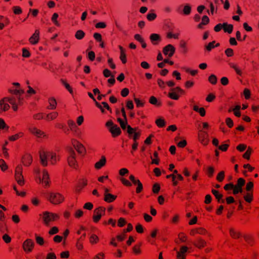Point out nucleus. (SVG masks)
<instances>
[{
	"label": "nucleus",
	"mask_w": 259,
	"mask_h": 259,
	"mask_svg": "<svg viewBox=\"0 0 259 259\" xmlns=\"http://www.w3.org/2000/svg\"><path fill=\"white\" fill-rule=\"evenodd\" d=\"M39 157L41 163L44 166H46L48 165V160L50 161L52 164H55L57 161L59 160V156H57L55 153L44 150L40 151Z\"/></svg>",
	"instance_id": "obj_1"
},
{
	"label": "nucleus",
	"mask_w": 259,
	"mask_h": 259,
	"mask_svg": "<svg viewBox=\"0 0 259 259\" xmlns=\"http://www.w3.org/2000/svg\"><path fill=\"white\" fill-rule=\"evenodd\" d=\"M76 153L71 147L68 148L67 162L69 166L74 169L78 167V164L76 159Z\"/></svg>",
	"instance_id": "obj_2"
},
{
	"label": "nucleus",
	"mask_w": 259,
	"mask_h": 259,
	"mask_svg": "<svg viewBox=\"0 0 259 259\" xmlns=\"http://www.w3.org/2000/svg\"><path fill=\"white\" fill-rule=\"evenodd\" d=\"M48 200L55 205L59 204L64 200V197L59 193H50L48 196Z\"/></svg>",
	"instance_id": "obj_3"
},
{
	"label": "nucleus",
	"mask_w": 259,
	"mask_h": 259,
	"mask_svg": "<svg viewBox=\"0 0 259 259\" xmlns=\"http://www.w3.org/2000/svg\"><path fill=\"white\" fill-rule=\"evenodd\" d=\"M59 219V215L55 213L49 211H45L43 213L42 219L45 225H49V224L53 221H55Z\"/></svg>",
	"instance_id": "obj_4"
},
{
	"label": "nucleus",
	"mask_w": 259,
	"mask_h": 259,
	"mask_svg": "<svg viewBox=\"0 0 259 259\" xmlns=\"http://www.w3.org/2000/svg\"><path fill=\"white\" fill-rule=\"evenodd\" d=\"M127 133L128 135V137L132 138L134 142H137V140L139 139L141 135L140 130H139L138 128H133L130 125H127Z\"/></svg>",
	"instance_id": "obj_5"
},
{
	"label": "nucleus",
	"mask_w": 259,
	"mask_h": 259,
	"mask_svg": "<svg viewBox=\"0 0 259 259\" xmlns=\"http://www.w3.org/2000/svg\"><path fill=\"white\" fill-rule=\"evenodd\" d=\"M23 168L21 165L17 166L15 169V178L18 184L20 186H23L25 184V181L22 175Z\"/></svg>",
	"instance_id": "obj_6"
},
{
	"label": "nucleus",
	"mask_w": 259,
	"mask_h": 259,
	"mask_svg": "<svg viewBox=\"0 0 259 259\" xmlns=\"http://www.w3.org/2000/svg\"><path fill=\"white\" fill-rule=\"evenodd\" d=\"M9 103L12 105V109L14 111L18 110V106H22L23 104V98L21 96H15L9 97Z\"/></svg>",
	"instance_id": "obj_7"
},
{
	"label": "nucleus",
	"mask_w": 259,
	"mask_h": 259,
	"mask_svg": "<svg viewBox=\"0 0 259 259\" xmlns=\"http://www.w3.org/2000/svg\"><path fill=\"white\" fill-rule=\"evenodd\" d=\"M106 208L104 206H99L94 209L93 215V221L97 223L101 220L102 216L105 215Z\"/></svg>",
	"instance_id": "obj_8"
},
{
	"label": "nucleus",
	"mask_w": 259,
	"mask_h": 259,
	"mask_svg": "<svg viewBox=\"0 0 259 259\" xmlns=\"http://www.w3.org/2000/svg\"><path fill=\"white\" fill-rule=\"evenodd\" d=\"M185 94L184 91L180 87H177L170 90V92L168 94V97L172 100H178L180 98V95Z\"/></svg>",
	"instance_id": "obj_9"
},
{
	"label": "nucleus",
	"mask_w": 259,
	"mask_h": 259,
	"mask_svg": "<svg viewBox=\"0 0 259 259\" xmlns=\"http://www.w3.org/2000/svg\"><path fill=\"white\" fill-rule=\"evenodd\" d=\"M71 143L77 152L81 154H84L86 150L84 146L75 139H71Z\"/></svg>",
	"instance_id": "obj_10"
},
{
	"label": "nucleus",
	"mask_w": 259,
	"mask_h": 259,
	"mask_svg": "<svg viewBox=\"0 0 259 259\" xmlns=\"http://www.w3.org/2000/svg\"><path fill=\"white\" fill-rule=\"evenodd\" d=\"M198 139L199 142L204 146L207 145L209 142L207 133L202 130L198 133Z\"/></svg>",
	"instance_id": "obj_11"
},
{
	"label": "nucleus",
	"mask_w": 259,
	"mask_h": 259,
	"mask_svg": "<svg viewBox=\"0 0 259 259\" xmlns=\"http://www.w3.org/2000/svg\"><path fill=\"white\" fill-rule=\"evenodd\" d=\"M129 179L131 180L132 184L135 186H137L136 192L137 194L142 192L143 190V186L139 179L136 178V177L133 175L130 176Z\"/></svg>",
	"instance_id": "obj_12"
},
{
	"label": "nucleus",
	"mask_w": 259,
	"mask_h": 259,
	"mask_svg": "<svg viewBox=\"0 0 259 259\" xmlns=\"http://www.w3.org/2000/svg\"><path fill=\"white\" fill-rule=\"evenodd\" d=\"M34 247V242L31 239H27L22 244V248L24 251L26 253L31 252Z\"/></svg>",
	"instance_id": "obj_13"
},
{
	"label": "nucleus",
	"mask_w": 259,
	"mask_h": 259,
	"mask_svg": "<svg viewBox=\"0 0 259 259\" xmlns=\"http://www.w3.org/2000/svg\"><path fill=\"white\" fill-rule=\"evenodd\" d=\"M28 130L30 133L37 138L46 137V135L45 132L37 128L36 126L31 125L28 127Z\"/></svg>",
	"instance_id": "obj_14"
},
{
	"label": "nucleus",
	"mask_w": 259,
	"mask_h": 259,
	"mask_svg": "<svg viewBox=\"0 0 259 259\" xmlns=\"http://www.w3.org/2000/svg\"><path fill=\"white\" fill-rule=\"evenodd\" d=\"M8 103H9V97H5L0 100V113L8 111L10 106Z\"/></svg>",
	"instance_id": "obj_15"
},
{
	"label": "nucleus",
	"mask_w": 259,
	"mask_h": 259,
	"mask_svg": "<svg viewBox=\"0 0 259 259\" xmlns=\"http://www.w3.org/2000/svg\"><path fill=\"white\" fill-rule=\"evenodd\" d=\"M175 51V48L172 45L169 44L163 48V53L165 56L171 57L174 55Z\"/></svg>",
	"instance_id": "obj_16"
},
{
	"label": "nucleus",
	"mask_w": 259,
	"mask_h": 259,
	"mask_svg": "<svg viewBox=\"0 0 259 259\" xmlns=\"http://www.w3.org/2000/svg\"><path fill=\"white\" fill-rule=\"evenodd\" d=\"M121 112L122 113V115L123 117L124 120L119 118H118L117 121L119 122L121 128L124 130L126 128H127V126L126 115V113H125V109H124V107H122L121 108Z\"/></svg>",
	"instance_id": "obj_17"
},
{
	"label": "nucleus",
	"mask_w": 259,
	"mask_h": 259,
	"mask_svg": "<svg viewBox=\"0 0 259 259\" xmlns=\"http://www.w3.org/2000/svg\"><path fill=\"white\" fill-rule=\"evenodd\" d=\"M39 182H41L43 186L45 188L50 186V177L48 172L46 170H44L42 179H39Z\"/></svg>",
	"instance_id": "obj_18"
},
{
	"label": "nucleus",
	"mask_w": 259,
	"mask_h": 259,
	"mask_svg": "<svg viewBox=\"0 0 259 259\" xmlns=\"http://www.w3.org/2000/svg\"><path fill=\"white\" fill-rule=\"evenodd\" d=\"M188 248L186 246H182L177 252V259H186Z\"/></svg>",
	"instance_id": "obj_19"
},
{
	"label": "nucleus",
	"mask_w": 259,
	"mask_h": 259,
	"mask_svg": "<svg viewBox=\"0 0 259 259\" xmlns=\"http://www.w3.org/2000/svg\"><path fill=\"white\" fill-rule=\"evenodd\" d=\"M109 131L111 133L113 138L117 137L121 134L120 128L117 125H114V126L109 128Z\"/></svg>",
	"instance_id": "obj_20"
},
{
	"label": "nucleus",
	"mask_w": 259,
	"mask_h": 259,
	"mask_svg": "<svg viewBox=\"0 0 259 259\" xmlns=\"http://www.w3.org/2000/svg\"><path fill=\"white\" fill-rule=\"evenodd\" d=\"M39 40V31L38 29L35 30L34 33L29 38V41L32 45H36L37 44Z\"/></svg>",
	"instance_id": "obj_21"
},
{
	"label": "nucleus",
	"mask_w": 259,
	"mask_h": 259,
	"mask_svg": "<svg viewBox=\"0 0 259 259\" xmlns=\"http://www.w3.org/2000/svg\"><path fill=\"white\" fill-rule=\"evenodd\" d=\"M179 46L181 49L180 52L182 54L184 55L187 54L189 50L187 47V43L185 40L183 39L181 40L180 41Z\"/></svg>",
	"instance_id": "obj_22"
},
{
	"label": "nucleus",
	"mask_w": 259,
	"mask_h": 259,
	"mask_svg": "<svg viewBox=\"0 0 259 259\" xmlns=\"http://www.w3.org/2000/svg\"><path fill=\"white\" fill-rule=\"evenodd\" d=\"M22 161L25 166H28L32 162V157L30 154H26L23 156Z\"/></svg>",
	"instance_id": "obj_23"
},
{
	"label": "nucleus",
	"mask_w": 259,
	"mask_h": 259,
	"mask_svg": "<svg viewBox=\"0 0 259 259\" xmlns=\"http://www.w3.org/2000/svg\"><path fill=\"white\" fill-rule=\"evenodd\" d=\"M194 245L198 248H202L205 247L206 245V242L202 239L201 238H197L195 242H194Z\"/></svg>",
	"instance_id": "obj_24"
},
{
	"label": "nucleus",
	"mask_w": 259,
	"mask_h": 259,
	"mask_svg": "<svg viewBox=\"0 0 259 259\" xmlns=\"http://www.w3.org/2000/svg\"><path fill=\"white\" fill-rule=\"evenodd\" d=\"M106 157L104 156H102L100 160L95 164V167L97 169H100L106 164Z\"/></svg>",
	"instance_id": "obj_25"
},
{
	"label": "nucleus",
	"mask_w": 259,
	"mask_h": 259,
	"mask_svg": "<svg viewBox=\"0 0 259 259\" xmlns=\"http://www.w3.org/2000/svg\"><path fill=\"white\" fill-rule=\"evenodd\" d=\"M211 193L215 196L218 202H221L223 203L225 202V200L222 199L223 195L220 193L218 190L212 189Z\"/></svg>",
	"instance_id": "obj_26"
},
{
	"label": "nucleus",
	"mask_w": 259,
	"mask_h": 259,
	"mask_svg": "<svg viewBox=\"0 0 259 259\" xmlns=\"http://www.w3.org/2000/svg\"><path fill=\"white\" fill-rule=\"evenodd\" d=\"M119 49L120 50V59L123 64H125L127 62V60L125 50L121 46H119Z\"/></svg>",
	"instance_id": "obj_27"
},
{
	"label": "nucleus",
	"mask_w": 259,
	"mask_h": 259,
	"mask_svg": "<svg viewBox=\"0 0 259 259\" xmlns=\"http://www.w3.org/2000/svg\"><path fill=\"white\" fill-rule=\"evenodd\" d=\"M117 198V196L110 193H106L104 195V200L108 203L113 202Z\"/></svg>",
	"instance_id": "obj_28"
},
{
	"label": "nucleus",
	"mask_w": 259,
	"mask_h": 259,
	"mask_svg": "<svg viewBox=\"0 0 259 259\" xmlns=\"http://www.w3.org/2000/svg\"><path fill=\"white\" fill-rule=\"evenodd\" d=\"M58 116V113L57 112L54 111L47 114L45 116V119L47 121H50L55 119Z\"/></svg>",
	"instance_id": "obj_29"
},
{
	"label": "nucleus",
	"mask_w": 259,
	"mask_h": 259,
	"mask_svg": "<svg viewBox=\"0 0 259 259\" xmlns=\"http://www.w3.org/2000/svg\"><path fill=\"white\" fill-rule=\"evenodd\" d=\"M229 233L231 237L233 239H238L241 237L240 233L234 228H230Z\"/></svg>",
	"instance_id": "obj_30"
},
{
	"label": "nucleus",
	"mask_w": 259,
	"mask_h": 259,
	"mask_svg": "<svg viewBox=\"0 0 259 259\" xmlns=\"http://www.w3.org/2000/svg\"><path fill=\"white\" fill-rule=\"evenodd\" d=\"M149 102L156 107H160L162 105V103L160 101L157 100V99L154 96H151L149 100Z\"/></svg>",
	"instance_id": "obj_31"
},
{
	"label": "nucleus",
	"mask_w": 259,
	"mask_h": 259,
	"mask_svg": "<svg viewBox=\"0 0 259 259\" xmlns=\"http://www.w3.org/2000/svg\"><path fill=\"white\" fill-rule=\"evenodd\" d=\"M88 184V180L86 179L83 178L79 180L77 186L76 187V190L80 191Z\"/></svg>",
	"instance_id": "obj_32"
},
{
	"label": "nucleus",
	"mask_w": 259,
	"mask_h": 259,
	"mask_svg": "<svg viewBox=\"0 0 259 259\" xmlns=\"http://www.w3.org/2000/svg\"><path fill=\"white\" fill-rule=\"evenodd\" d=\"M223 30L224 32H228L230 34L233 30V25L232 24H228L227 23H223Z\"/></svg>",
	"instance_id": "obj_33"
},
{
	"label": "nucleus",
	"mask_w": 259,
	"mask_h": 259,
	"mask_svg": "<svg viewBox=\"0 0 259 259\" xmlns=\"http://www.w3.org/2000/svg\"><path fill=\"white\" fill-rule=\"evenodd\" d=\"M49 105L48 106V109L53 110L56 108L57 102L54 98H50L49 99Z\"/></svg>",
	"instance_id": "obj_34"
},
{
	"label": "nucleus",
	"mask_w": 259,
	"mask_h": 259,
	"mask_svg": "<svg viewBox=\"0 0 259 259\" xmlns=\"http://www.w3.org/2000/svg\"><path fill=\"white\" fill-rule=\"evenodd\" d=\"M187 240V237L186 235L183 233H180L178 234V239L176 240V242L177 243H180L182 242H185Z\"/></svg>",
	"instance_id": "obj_35"
},
{
	"label": "nucleus",
	"mask_w": 259,
	"mask_h": 259,
	"mask_svg": "<svg viewBox=\"0 0 259 259\" xmlns=\"http://www.w3.org/2000/svg\"><path fill=\"white\" fill-rule=\"evenodd\" d=\"M229 65L231 68H233L235 70L237 75L239 76L242 75V71L237 64L231 63L229 64Z\"/></svg>",
	"instance_id": "obj_36"
},
{
	"label": "nucleus",
	"mask_w": 259,
	"mask_h": 259,
	"mask_svg": "<svg viewBox=\"0 0 259 259\" xmlns=\"http://www.w3.org/2000/svg\"><path fill=\"white\" fill-rule=\"evenodd\" d=\"M9 91L10 93L15 95V96H21L24 93V91L23 90L10 89Z\"/></svg>",
	"instance_id": "obj_37"
},
{
	"label": "nucleus",
	"mask_w": 259,
	"mask_h": 259,
	"mask_svg": "<svg viewBox=\"0 0 259 259\" xmlns=\"http://www.w3.org/2000/svg\"><path fill=\"white\" fill-rule=\"evenodd\" d=\"M23 136L24 133L23 132H19L16 134L10 136L9 137V140L11 141H15L19 138L23 137Z\"/></svg>",
	"instance_id": "obj_38"
},
{
	"label": "nucleus",
	"mask_w": 259,
	"mask_h": 259,
	"mask_svg": "<svg viewBox=\"0 0 259 259\" xmlns=\"http://www.w3.org/2000/svg\"><path fill=\"white\" fill-rule=\"evenodd\" d=\"M215 41L213 40L211 42H210L207 46H205V49L207 51H210L212 49L215 47H218L220 46V44L217 43L215 45Z\"/></svg>",
	"instance_id": "obj_39"
},
{
	"label": "nucleus",
	"mask_w": 259,
	"mask_h": 259,
	"mask_svg": "<svg viewBox=\"0 0 259 259\" xmlns=\"http://www.w3.org/2000/svg\"><path fill=\"white\" fill-rule=\"evenodd\" d=\"M58 17V14L56 13H55L52 15L51 20L55 25H56L57 27H60V24L57 20Z\"/></svg>",
	"instance_id": "obj_40"
},
{
	"label": "nucleus",
	"mask_w": 259,
	"mask_h": 259,
	"mask_svg": "<svg viewBox=\"0 0 259 259\" xmlns=\"http://www.w3.org/2000/svg\"><path fill=\"white\" fill-rule=\"evenodd\" d=\"M85 36V33L81 30H77L75 34V37L78 40L82 39Z\"/></svg>",
	"instance_id": "obj_41"
},
{
	"label": "nucleus",
	"mask_w": 259,
	"mask_h": 259,
	"mask_svg": "<svg viewBox=\"0 0 259 259\" xmlns=\"http://www.w3.org/2000/svg\"><path fill=\"white\" fill-rule=\"evenodd\" d=\"M155 123L157 126L160 128L163 127L165 126V120L163 118H160L156 120Z\"/></svg>",
	"instance_id": "obj_42"
},
{
	"label": "nucleus",
	"mask_w": 259,
	"mask_h": 259,
	"mask_svg": "<svg viewBox=\"0 0 259 259\" xmlns=\"http://www.w3.org/2000/svg\"><path fill=\"white\" fill-rule=\"evenodd\" d=\"M244 199L247 202L250 203L253 200V192H248L244 196Z\"/></svg>",
	"instance_id": "obj_43"
},
{
	"label": "nucleus",
	"mask_w": 259,
	"mask_h": 259,
	"mask_svg": "<svg viewBox=\"0 0 259 259\" xmlns=\"http://www.w3.org/2000/svg\"><path fill=\"white\" fill-rule=\"evenodd\" d=\"M45 114L43 113H37L33 114V119L35 120L45 119Z\"/></svg>",
	"instance_id": "obj_44"
},
{
	"label": "nucleus",
	"mask_w": 259,
	"mask_h": 259,
	"mask_svg": "<svg viewBox=\"0 0 259 259\" xmlns=\"http://www.w3.org/2000/svg\"><path fill=\"white\" fill-rule=\"evenodd\" d=\"M141 245V243H140L139 244L135 245L133 247V250L135 254H140L141 253V248H140Z\"/></svg>",
	"instance_id": "obj_45"
},
{
	"label": "nucleus",
	"mask_w": 259,
	"mask_h": 259,
	"mask_svg": "<svg viewBox=\"0 0 259 259\" xmlns=\"http://www.w3.org/2000/svg\"><path fill=\"white\" fill-rule=\"evenodd\" d=\"M35 241L37 244L42 246L44 244V239L42 237L37 236L36 234L35 235Z\"/></svg>",
	"instance_id": "obj_46"
},
{
	"label": "nucleus",
	"mask_w": 259,
	"mask_h": 259,
	"mask_svg": "<svg viewBox=\"0 0 259 259\" xmlns=\"http://www.w3.org/2000/svg\"><path fill=\"white\" fill-rule=\"evenodd\" d=\"M214 169L212 166H209L207 168L206 175L209 178H211L213 176Z\"/></svg>",
	"instance_id": "obj_47"
},
{
	"label": "nucleus",
	"mask_w": 259,
	"mask_h": 259,
	"mask_svg": "<svg viewBox=\"0 0 259 259\" xmlns=\"http://www.w3.org/2000/svg\"><path fill=\"white\" fill-rule=\"evenodd\" d=\"M252 152V149L250 147H248L246 151L243 154V157L244 159L249 160L250 156Z\"/></svg>",
	"instance_id": "obj_48"
},
{
	"label": "nucleus",
	"mask_w": 259,
	"mask_h": 259,
	"mask_svg": "<svg viewBox=\"0 0 259 259\" xmlns=\"http://www.w3.org/2000/svg\"><path fill=\"white\" fill-rule=\"evenodd\" d=\"M99 241L98 237L95 234H92L90 237V242L91 244H96Z\"/></svg>",
	"instance_id": "obj_49"
},
{
	"label": "nucleus",
	"mask_w": 259,
	"mask_h": 259,
	"mask_svg": "<svg viewBox=\"0 0 259 259\" xmlns=\"http://www.w3.org/2000/svg\"><path fill=\"white\" fill-rule=\"evenodd\" d=\"M225 178V172L224 171H221L218 174L216 180L219 182H222Z\"/></svg>",
	"instance_id": "obj_50"
},
{
	"label": "nucleus",
	"mask_w": 259,
	"mask_h": 259,
	"mask_svg": "<svg viewBox=\"0 0 259 259\" xmlns=\"http://www.w3.org/2000/svg\"><path fill=\"white\" fill-rule=\"evenodd\" d=\"M150 39L152 42L159 41L160 39L159 35L156 33L151 34L150 36Z\"/></svg>",
	"instance_id": "obj_51"
},
{
	"label": "nucleus",
	"mask_w": 259,
	"mask_h": 259,
	"mask_svg": "<svg viewBox=\"0 0 259 259\" xmlns=\"http://www.w3.org/2000/svg\"><path fill=\"white\" fill-rule=\"evenodd\" d=\"M208 81L212 84H215L217 83V77L214 74H211L208 77Z\"/></svg>",
	"instance_id": "obj_52"
},
{
	"label": "nucleus",
	"mask_w": 259,
	"mask_h": 259,
	"mask_svg": "<svg viewBox=\"0 0 259 259\" xmlns=\"http://www.w3.org/2000/svg\"><path fill=\"white\" fill-rule=\"evenodd\" d=\"M0 167L3 171H6L8 169V165L3 159H0Z\"/></svg>",
	"instance_id": "obj_53"
},
{
	"label": "nucleus",
	"mask_w": 259,
	"mask_h": 259,
	"mask_svg": "<svg viewBox=\"0 0 259 259\" xmlns=\"http://www.w3.org/2000/svg\"><path fill=\"white\" fill-rule=\"evenodd\" d=\"M120 180L122 184L125 186L131 187L132 185V183L131 182L124 178H121Z\"/></svg>",
	"instance_id": "obj_54"
},
{
	"label": "nucleus",
	"mask_w": 259,
	"mask_h": 259,
	"mask_svg": "<svg viewBox=\"0 0 259 259\" xmlns=\"http://www.w3.org/2000/svg\"><path fill=\"white\" fill-rule=\"evenodd\" d=\"M67 124L70 129L71 131H74V129L76 127V125L73 120L69 119L67 121Z\"/></svg>",
	"instance_id": "obj_55"
},
{
	"label": "nucleus",
	"mask_w": 259,
	"mask_h": 259,
	"mask_svg": "<svg viewBox=\"0 0 259 259\" xmlns=\"http://www.w3.org/2000/svg\"><path fill=\"white\" fill-rule=\"evenodd\" d=\"M134 101L137 107H142L144 106V102L140 100L139 98H134Z\"/></svg>",
	"instance_id": "obj_56"
},
{
	"label": "nucleus",
	"mask_w": 259,
	"mask_h": 259,
	"mask_svg": "<svg viewBox=\"0 0 259 259\" xmlns=\"http://www.w3.org/2000/svg\"><path fill=\"white\" fill-rule=\"evenodd\" d=\"M191 7L189 5H186L183 9V13L184 15H188L191 13Z\"/></svg>",
	"instance_id": "obj_57"
},
{
	"label": "nucleus",
	"mask_w": 259,
	"mask_h": 259,
	"mask_svg": "<svg viewBox=\"0 0 259 259\" xmlns=\"http://www.w3.org/2000/svg\"><path fill=\"white\" fill-rule=\"evenodd\" d=\"M83 215V211L81 209L76 210L74 214V216L76 219H79Z\"/></svg>",
	"instance_id": "obj_58"
},
{
	"label": "nucleus",
	"mask_w": 259,
	"mask_h": 259,
	"mask_svg": "<svg viewBox=\"0 0 259 259\" xmlns=\"http://www.w3.org/2000/svg\"><path fill=\"white\" fill-rule=\"evenodd\" d=\"M156 17H157V15L154 13H149L147 15V19L150 21H153L154 20H155L156 19Z\"/></svg>",
	"instance_id": "obj_59"
},
{
	"label": "nucleus",
	"mask_w": 259,
	"mask_h": 259,
	"mask_svg": "<svg viewBox=\"0 0 259 259\" xmlns=\"http://www.w3.org/2000/svg\"><path fill=\"white\" fill-rule=\"evenodd\" d=\"M245 180L243 178H240L237 180V184L236 185L238 187L242 188V187L245 185Z\"/></svg>",
	"instance_id": "obj_60"
},
{
	"label": "nucleus",
	"mask_w": 259,
	"mask_h": 259,
	"mask_svg": "<svg viewBox=\"0 0 259 259\" xmlns=\"http://www.w3.org/2000/svg\"><path fill=\"white\" fill-rule=\"evenodd\" d=\"M253 183L252 182H249L246 184L245 189L248 192H252V189L253 188Z\"/></svg>",
	"instance_id": "obj_61"
},
{
	"label": "nucleus",
	"mask_w": 259,
	"mask_h": 259,
	"mask_svg": "<svg viewBox=\"0 0 259 259\" xmlns=\"http://www.w3.org/2000/svg\"><path fill=\"white\" fill-rule=\"evenodd\" d=\"M160 189L159 184L156 183L154 184L152 187V192L155 194H157Z\"/></svg>",
	"instance_id": "obj_62"
},
{
	"label": "nucleus",
	"mask_w": 259,
	"mask_h": 259,
	"mask_svg": "<svg viewBox=\"0 0 259 259\" xmlns=\"http://www.w3.org/2000/svg\"><path fill=\"white\" fill-rule=\"evenodd\" d=\"M225 54L228 57H232L234 55L233 50L231 48H228L225 51Z\"/></svg>",
	"instance_id": "obj_63"
},
{
	"label": "nucleus",
	"mask_w": 259,
	"mask_h": 259,
	"mask_svg": "<svg viewBox=\"0 0 259 259\" xmlns=\"http://www.w3.org/2000/svg\"><path fill=\"white\" fill-rule=\"evenodd\" d=\"M13 12L16 15H19L22 13L21 8L19 6H14L13 7Z\"/></svg>",
	"instance_id": "obj_64"
}]
</instances>
